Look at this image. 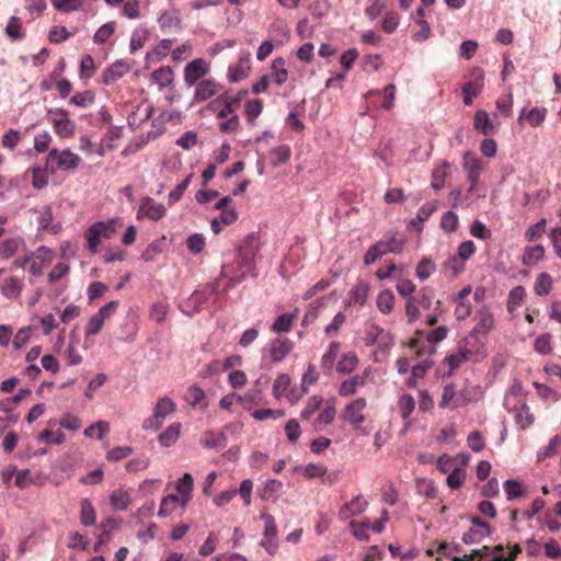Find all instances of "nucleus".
Segmentation results:
<instances>
[{"label": "nucleus", "mask_w": 561, "mask_h": 561, "mask_svg": "<svg viewBox=\"0 0 561 561\" xmlns=\"http://www.w3.org/2000/svg\"><path fill=\"white\" fill-rule=\"evenodd\" d=\"M322 401L323 399L320 396H313L309 398L306 403V407L301 411V419L306 421L310 420L314 412H317L320 409Z\"/></svg>", "instance_id": "13d9d810"}, {"label": "nucleus", "mask_w": 561, "mask_h": 561, "mask_svg": "<svg viewBox=\"0 0 561 561\" xmlns=\"http://www.w3.org/2000/svg\"><path fill=\"white\" fill-rule=\"evenodd\" d=\"M468 345L469 339L467 337L459 342L457 352L449 354L445 358V362L449 366V371L447 373L448 376H450L455 369L459 368L462 364L472 357L473 352L468 347Z\"/></svg>", "instance_id": "f8f14e48"}, {"label": "nucleus", "mask_w": 561, "mask_h": 561, "mask_svg": "<svg viewBox=\"0 0 561 561\" xmlns=\"http://www.w3.org/2000/svg\"><path fill=\"white\" fill-rule=\"evenodd\" d=\"M462 168L467 172L470 186L469 193H472L480 181V175L483 170L482 161L473 153L466 152L462 157Z\"/></svg>", "instance_id": "6e6552de"}, {"label": "nucleus", "mask_w": 561, "mask_h": 561, "mask_svg": "<svg viewBox=\"0 0 561 561\" xmlns=\"http://www.w3.org/2000/svg\"><path fill=\"white\" fill-rule=\"evenodd\" d=\"M548 237L552 243L556 255L561 259V227L551 228Z\"/></svg>", "instance_id": "774afa93"}, {"label": "nucleus", "mask_w": 561, "mask_h": 561, "mask_svg": "<svg viewBox=\"0 0 561 561\" xmlns=\"http://www.w3.org/2000/svg\"><path fill=\"white\" fill-rule=\"evenodd\" d=\"M23 288V278L18 276H10L3 282L1 286V294L8 299H18Z\"/></svg>", "instance_id": "a211bd4d"}, {"label": "nucleus", "mask_w": 561, "mask_h": 561, "mask_svg": "<svg viewBox=\"0 0 561 561\" xmlns=\"http://www.w3.org/2000/svg\"><path fill=\"white\" fill-rule=\"evenodd\" d=\"M80 522L83 526H92L96 520V512L88 499H83L80 502Z\"/></svg>", "instance_id": "e433bc0d"}, {"label": "nucleus", "mask_w": 561, "mask_h": 561, "mask_svg": "<svg viewBox=\"0 0 561 561\" xmlns=\"http://www.w3.org/2000/svg\"><path fill=\"white\" fill-rule=\"evenodd\" d=\"M432 362L425 359L412 367L411 376L407 379V386L411 389L417 387V380L422 379L431 368Z\"/></svg>", "instance_id": "2f4dec72"}, {"label": "nucleus", "mask_w": 561, "mask_h": 561, "mask_svg": "<svg viewBox=\"0 0 561 561\" xmlns=\"http://www.w3.org/2000/svg\"><path fill=\"white\" fill-rule=\"evenodd\" d=\"M415 405L416 402L412 394L402 393L401 396H399L397 401V408L402 420L407 422L405 425L410 424V416L415 410Z\"/></svg>", "instance_id": "4be33fe9"}, {"label": "nucleus", "mask_w": 561, "mask_h": 561, "mask_svg": "<svg viewBox=\"0 0 561 561\" xmlns=\"http://www.w3.org/2000/svg\"><path fill=\"white\" fill-rule=\"evenodd\" d=\"M167 214V209L162 204L157 203L153 198L146 196L140 201L137 217H146L150 220L158 221Z\"/></svg>", "instance_id": "9b49d317"}, {"label": "nucleus", "mask_w": 561, "mask_h": 561, "mask_svg": "<svg viewBox=\"0 0 561 561\" xmlns=\"http://www.w3.org/2000/svg\"><path fill=\"white\" fill-rule=\"evenodd\" d=\"M504 490L507 495V500L512 501L524 495L522 484L516 480H506L504 482Z\"/></svg>", "instance_id": "e2e57ef3"}, {"label": "nucleus", "mask_w": 561, "mask_h": 561, "mask_svg": "<svg viewBox=\"0 0 561 561\" xmlns=\"http://www.w3.org/2000/svg\"><path fill=\"white\" fill-rule=\"evenodd\" d=\"M552 335L550 333L540 334L534 343V348L541 355L550 354L552 351L551 345Z\"/></svg>", "instance_id": "6e6d98bb"}, {"label": "nucleus", "mask_w": 561, "mask_h": 561, "mask_svg": "<svg viewBox=\"0 0 561 561\" xmlns=\"http://www.w3.org/2000/svg\"><path fill=\"white\" fill-rule=\"evenodd\" d=\"M474 129L484 136L495 133V127L489 118V114L484 110H478L473 117Z\"/></svg>", "instance_id": "b1692460"}, {"label": "nucleus", "mask_w": 561, "mask_h": 561, "mask_svg": "<svg viewBox=\"0 0 561 561\" xmlns=\"http://www.w3.org/2000/svg\"><path fill=\"white\" fill-rule=\"evenodd\" d=\"M350 527L352 528V534L356 539L362 540V541H368V539H369L368 530L370 527L369 520L362 522V523L352 520L350 523Z\"/></svg>", "instance_id": "5fc2aeb1"}, {"label": "nucleus", "mask_w": 561, "mask_h": 561, "mask_svg": "<svg viewBox=\"0 0 561 561\" xmlns=\"http://www.w3.org/2000/svg\"><path fill=\"white\" fill-rule=\"evenodd\" d=\"M180 433L181 424L173 423L159 435L158 440L162 446L170 447L178 440Z\"/></svg>", "instance_id": "c9c22d12"}, {"label": "nucleus", "mask_w": 561, "mask_h": 561, "mask_svg": "<svg viewBox=\"0 0 561 561\" xmlns=\"http://www.w3.org/2000/svg\"><path fill=\"white\" fill-rule=\"evenodd\" d=\"M341 344L339 342H331L327 352L323 354L321 358V367L327 370H331L333 367V364L337 357V354L340 352Z\"/></svg>", "instance_id": "c03bdc74"}, {"label": "nucleus", "mask_w": 561, "mask_h": 561, "mask_svg": "<svg viewBox=\"0 0 561 561\" xmlns=\"http://www.w3.org/2000/svg\"><path fill=\"white\" fill-rule=\"evenodd\" d=\"M560 447H561V436L556 435L550 439V442L547 446H545L538 450V453H537L538 461H543L547 458L556 456L558 454Z\"/></svg>", "instance_id": "ea45409f"}, {"label": "nucleus", "mask_w": 561, "mask_h": 561, "mask_svg": "<svg viewBox=\"0 0 561 561\" xmlns=\"http://www.w3.org/2000/svg\"><path fill=\"white\" fill-rule=\"evenodd\" d=\"M378 243L382 244L385 254L400 253L403 249V240H400L394 236L386 237L383 240L378 241Z\"/></svg>", "instance_id": "bf43d9fd"}, {"label": "nucleus", "mask_w": 561, "mask_h": 561, "mask_svg": "<svg viewBox=\"0 0 561 561\" xmlns=\"http://www.w3.org/2000/svg\"><path fill=\"white\" fill-rule=\"evenodd\" d=\"M471 523L474 526L473 528H470L469 531L465 533L462 536V541L467 545L476 543L480 541L481 539L488 537L491 535V527L490 525L482 520L478 516L471 517Z\"/></svg>", "instance_id": "ddd939ff"}, {"label": "nucleus", "mask_w": 561, "mask_h": 561, "mask_svg": "<svg viewBox=\"0 0 561 561\" xmlns=\"http://www.w3.org/2000/svg\"><path fill=\"white\" fill-rule=\"evenodd\" d=\"M179 503H181V499L178 495L170 494L168 496H164L161 501L158 516H169L176 508Z\"/></svg>", "instance_id": "8fccbe9b"}, {"label": "nucleus", "mask_w": 561, "mask_h": 561, "mask_svg": "<svg viewBox=\"0 0 561 561\" xmlns=\"http://www.w3.org/2000/svg\"><path fill=\"white\" fill-rule=\"evenodd\" d=\"M525 296V288L520 285L515 286L508 294L507 310L513 312L516 308H518L524 301Z\"/></svg>", "instance_id": "49530a36"}, {"label": "nucleus", "mask_w": 561, "mask_h": 561, "mask_svg": "<svg viewBox=\"0 0 561 561\" xmlns=\"http://www.w3.org/2000/svg\"><path fill=\"white\" fill-rule=\"evenodd\" d=\"M458 216L456 213L448 210L446 211L440 219V227L446 232H454L458 228Z\"/></svg>", "instance_id": "680f3d73"}, {"label": "nucleus", "mask_w": 561, "mask_h": 561, "mask_svg": "<svg viewBox=\"0 0 561 561\" xmlns=\"http://www.w3.org/2000/svg\"><path fill=\"white\" fill-rule=\"evenodd\" d=\"M449 168H450L449 162L442 161L439 164H437L433 169L431 186L435 191H440L444 187L445 181L449 175V172H448Z\"/></svg>", "instance_id": "393cba45"}, {"label": "nucleus", "mask_w": 561, "mask_h": 561, "mask_svg": "<svg viewBox=\"0 0 561 561\" xmlns=\"http://www.w3.org/2000/svg\"><path fill=\"white\" fill-rule=\"evenodd\" d=\"M336 414V410L333 405L327 407L323 411H321L318 416L314 419L313 427L318 430H322L323 426L329 425L333 422Z\"/></svg>", "instance_id": "de8ad7c7"}, {"label": "nucleus", "mask_w": 561, "mask_h": 561, "mask_svg": "<svg viewBox=\"0 0 561 561\" xmlns=\"http://www.w3.org/2000/svg\"><path fill=\"white\" fill-rule=\"evenodd\" d=\"M466 479V471L462 468H455L447 477V485L453 489H459Z\"/></svg>", "instance_id": "69168bd1"}, {"label": "nucleus", "mask_w": 561, "mask_h": 561, "mask_svg": "<svg viewBox=\"0 0 561 561\" xmlns=\"http://www.w3.org/2000/svg\"><path fill=\"white\" fill-rule=\"evenodd\" d=\"M80 161V157L69 149H51L46 159V169L51 172L75 170L79 167Z\"/></svg>", "instance_id": "7ed1b4c3"}, {"label": "nucleus", "mask_w": 561, "mask_h": 561, "mask_svg": "<svg viewBox=\"0 0 561 561\" xmlns=\"http://www.w3.org/2000/svg\"><path fill=\"white\" fill-rule=\"evenodd\" d=\"M130 71V65L123 60H117L108 66L102 73L101 81L105 85H111L122 79Z\"/></svg>", "instance_id": "4468645a"}, {"label": "nucleus", "mask_w": 561, "mask_h": 561, "mask_svg": "<svg viewBox=\"0 0 561 561\" xmlns=\"http://www.w3.org/2000/svg\"><path fill=\"white\" fill-rule=\"evenodd\" d=\"M110 431L108 423L105 421H98L96 423L88 426L84 430V435L88 437L96 436L98 439H102L105 434Z\"/></svg>", "instance_id": "4d7b16f0"}, {"label": "nucleus", "mask_w": 561, "mask_h": 561, "mask_svg": "<svg viewBox=\"0 0 561 561\" xmlns=\"http://www.w3.org/2000/svg\"><path fill=\"white\" fill-rule=\"evenodd\" d=\"M111 505L117 511H124L130 503V495L122 489L114 490L110 497Z\"/></svg>", "instance_id": "a19ab883"}, {"label": "nucleus", "mask_w": 561, "mask_h": 561, "mask_svg": "<svg viewBox=\"0 0 561 561\" xmlns=\"http://www.w3.org/2000/svg\"><path fill=\"white\" fill-rule=\"evenodd\" d=\"M545 256V248L540 244L527 247L524 250L522 262L526 266H533Z\"/></svg>", "instance_id": "f704fd0d"}, {"label": "nucleus", "mask_w": 561, "mask_h": 561, "mask_svg": "<svg viewBox=\"0 0 561 561\" xmlns=\"http://www.w3.org/2000/svg\"><path fill=\"white\" fill-rule=\"evenodd\" d=\"M293 350V342L288 339H276L271 343V357L274 363L282 362Z\"/></svg>", "instance_id": "aec40b11"}, {"label": "nucleus", "mask_w": 561, "mask_h": 561, "mask_svg": "<svg viewBox=\"0 0 561 561\" xmlns=\"http://www.w3.org/2000/svg\"><path fill=\"white\" fill-rule=\"evenodd\" d=\"M240 98L220 94L218 98L208 103L207 108L217 113V118L224 119L228 116L237 115L236 110L239 106Z\"/></svg>", "instance_id": "423d86ee"}, {"label": "nucleus", "mask_w": 561, "mask_h": 561, "mask_svg": "<svg viewBox=\"0 0 561 561\" xmlns=\"http://www.w3.org/2000/svg\"><path fill=\"white\" fill-rule=\"evenodd\" d=\"M24 243L21 237H13L5 239L0 244V259L8 260L12 257L20 249V247Z\"/></svg>", "instance_id": "c756f323"}, {"label": "nucleus", "mask_w": 561, "mask_h": 561, "mask_svg": "<svg viewBox=\"0 0 561 561\" xmlns=\"http://www.w3.org/2000/svg\"><path fill=\"white\" fill-rule=\"evenodd\" d=\"M435 270V264L430 259L424 257L419 262L415 273L421 280H424L428 278Z\"/></svg>", "instance_id": "052dcab7"}, {"label": "nucleus", "mask_w": 561, "mask_h": 561, "mask_svg": "<svg viewBox=\"0 0 561 561\" xmlns=\"http://www.w3.org/2000/svg\"><path fill=\"white\" fill-rule=\"evenodd\" d=\"M358 365V358L355 353L344 354L342 359L337 362L336 370L342 374L352 373Z\"/></svg>", "instance_id": "a18cd8bd"}, {"label": "nucleus", "mask_w": 561, "mask_h": 561, "mask_svg": "<svg viewBox=\"0 0 561 561\" xmlns=\"http://www.w3.org/2000/svg\"><path fill=\"white\" fill-rule=\"evenodd\" d=\"M368 503L360 495L354 497L351 502L344 504L340 512L339 517L342 520H346L352 516L360 514L367 507Z\"/></svg>", "instance_id": "f3484780"}, {"label": "nucleus", "mask_w": 561, "mask_h": 561, "mask_svg": "<svg viewBox=\"0 0 561 561\" xmlns=\"http://www.w3.org/2000/svg\"><path fill=\"white\" fill-rule=\"evenodd\" d=\"M251 69L250 55L240 57L236 65L229 67L230 81L238 82L248 77Z\"/></svg>", "instance_id": "6ab92c4d"}, {"label": "nucleus", "mask_w": 561, "mask_h": 561, "mask_svg": "<svg viewBox=\"0 0 561 561\" xmlns=\"http://www.w3.org/2000/svg\"><path fill=\"white\" fill-rule=\"evenodd\" d=\"M49 119L59 137L68 138L75 133V124L69 119L65 110H51L48 112Z\"/></svg>", "instance_id": "0eeeda50"}, {"label": "nucleus", "mask_w": 561, "mask_h": 561, "mask_svg": "<svg viewBox=\"0 0 561 561\" xmlns=\"http://www.w3.org/2000/svg\"><path fill=\"white\" fill-rule=\"evenodd\" d=\"M365 383L366 375H354L341 383L339 394L341 397H350L357 391L359 386H364Z\"/></svg>", "instance_id": "a878e982"}, {"label": "nucleus", "mask_w": 561, "mask_h": 561, "mask_svg": "<svg viewBox=\"0 0 561 561\" xmlns=\"http://www.w3.org/2000/svg\"><path fill=\"white\" fill-rule=\"evenodd\" d=\"M193 477L191 473H184L183 478L176 484V491L180 493L181 505L185 507L191 500L193 490Z\"/></svg>", "instance_id": "cd10ccee"}, {"label": "nucleus", "mask_w": 561, "mask_h": 561, "mask_svg": "<svg viewBox=\"0 0 561 561\" xmlns=\"http://www.w3.org/2000/svg\"><path fill=\"white\" fill-rule=\"evenodd\" d=\"M484 85V72L481 68L474 67L470 70L468 81L463 84L462 91L479 95Z\"/></svg>", "instance_id": "dca6fc26"}, {"label": "nucleus", "mask_w": 561, "mask_h": 561, "mask_svg": "<svg viewBox=\"0 0 561 561\" xmlns=\"http://www.w3.org/2000/svg\"><path fill=\"white\" fill-rule=\"evenodd\" d=\"M266 76L271 77V82H274L277 85L285 83L288 78V72L285 68V60L283 58L275 59L272 64L271 72Z\"/></svg>", "instance_id": "bb28decb"}, {"label": "nucleus", "mask_w": 561, "mask_h": 561, "mask_svg": "<svg viewBox=\"0 0 561 561\" xmlns=\"http://www.w3.org/2000/svg\"><path fill=\"white\" fill-rule=\"evenodd\" d=\"M534 415L527 404H523L515 414V422L520 428L529 427L534 423Z\"/></svg>", "instance_id": "603ef678"}, {"label": "nucleus", "mask_w": 561, "mask_h": 561, "mask_svg": "<svg viewBox=\"0 0 561 561\" xmlns=\"http://www.w3.org/2000/svg\"><path fill=\"white\" fill-rule=\"evenodd\" d=\"M220 291L219 280L206 284L202 289L193 293L192 300L194 302H206L211 296Z\"/></svg>", "instance_id": "7c9ffc66"}, {"label": "nucleus", "mask_w": 561, "mask_h": 561, "mask_svg": "<svg viewBox=\"0 0 561 561\" xmlns=\"http://www.w3.org/2000/svg\"><path fill=\"white\" fill-rule=\"evenodd\" d=\"M257 252L256 245L252 240H245L240 247L232 263H225L221 266L220 277L227 279L226 286L221 289L222 293L233 288L239 283L245 279L247 276L256 277L255 255Z\"/></svg>", "instance_id": "f257e3e1"}, {"label": "nucleus", "mask_w": 561, "mask_h": 561, "mask_svg": "<svg viewBox=\"0 0 561 561\" xmlns=\"http://www.w3.org/2000/svg\"><path fill=\"white\" fill-rule=\"evenodd\" d=\"M193 87H195V91L192 103L205 102L221 90V85L215 79H203Z\"/></svg>", "instance_id": "9d476101"}, {"label": "nucleus", "mask_w": 561, "mask_h": 561, "mask_svg": "<svg viewBox=\"0 0 561 561\" xmlns=\"http://www.w3.org/2000/svg\"><path fill=\"white\" fill-rule=\"evenodd\" d=\"M476 324L469 337L476 339L479 335H486L494 328V317L488 307L479 309L474 316Z\"/></svg>", "instance_id": "1a4fd4ad"}, {"label": "nucleus", "mask_w": 561, "mask_h": 561, "mask_svg": "<svg viewBox=\"0 0 561 561\" xmlns=\"http://www.w3.org/2000/svg\"><path fill=\"white\" fill-rule=\"evenodd\" d=\"M121 227H123V222L119 219L94 222L85 232L88 249L92 253H95L101 243V239L113 238Z\"/></svg>", "instance_id": "f03ea898"}, {"label": "nucleus", "mask_w": 561, "mask_h": 561, "mask_svg": "<svg viewBox=\"0 0 561 561\" xmlns=\"http://www.w3.org/2000/svg\"><path fill=\"white\" fill-rule=\"evenodd\" d=\"M168 310L169 306L167 302L158 301L151 306L149 316L152 320L161 323L164 321Z\"/></svg>", "instance_id": "338daca9"}, {"label": "nucleus", "mask_w": 561, "mask_h": 561, "mask_svg": "<svg viewBox=\"0 0 561 561\" xmlns=\"http://www.w3.org/2000/svg\"><path fill=\"white\" fill-rule=\"evenodd\" d=\"M175 408L176 404L171 398L163 397L159 399L158 402L156 403L153 408V413L157 416H159L162 421H164V419L168 415L172 414L175 411Z\"/></svg>", "instance_id": "58836bf2"}, {"label": "nucleus", "mask_w": 561, "mask_h": 561, "mask_svg": "<svg viewBox=\"0 0 561 561\" xmlns=\"http://www.w3.org/2000/svg\"><path fill=\"white\" fill-rule=\"evenodd\" d=\"M55 10L64 13L73 12L82 7V0H50Z\"/></svg>", "instance_id": "864d4df0"}, {"label": "nucleus", "mask_w": 561, "mask_h": 561, "mask_svg": "<svg viewBox=\"0 0 561 561\" xmlns=\"http://www.w3.org/2000/svg\"><path fill=\"white\" fill-rule=\"evenodd\" d=\"M396 289L401 297L405 298V300L409 299V297H415V295H413L416 290L415 284L412 280L402 277V275L397 278Z\"/></svg>", "instance_id": "3c124183"}, {"label": "nucleus", "mask_w": 561, "mask_h": 561, "mask_svg": "<svg viewBox=\"0 0 561 561\" xmlns=\"http://www.w3.org/2000/svg\"><path fill=\"white\" fill-rule=\"evenodd\" d=\"M173 72L169 67H161L152 72V79L161 87H165L172 82Z\"/></svg>", "instance_id": "0e129e2a"}, {"label": "nucleus", "mask_w": 561, "mask_h": 561, "mask_svg": "<svg viewBox=\"0 0 561 561\" xmlns=\"http://www.w3.org/2000/svg\"><path fill=\"white\" fill-rule=\"evenodd\" d=\"M210 72V64L204 58L190 61L183 71V79L187 87H193Z\"/></svg>", "instance_id": "20e7f679"}, {"label": "nucleus", "mask_w": 561, "mask_h": 561, "mask_svg": "<svg viewBox=\"0 0 561 561\" xmlns=\"http://www.w3.org/2000/svg\"><path fill=\"white\" fill-rule=\"evenodd\" d=\"M37 225L39 231L57 234L61 230L59 222H54L53 210L50 206H44L38 210Z\"/></svg>", "instance_id": "2eb2a0df"}, {"label": "nucleus", "mask_w": 561, "mask_h": 561, "mask_svg": "<svg viewBox=\"0 0 561 561\" xmlns=\"http://www.w3.org/2000/svg\"><path fill=\"white\" fill-rule=\"evenodd\" d=\"M159 25L164 33H178L181 31V20L175 12H163L159 16Z\"/></svg>", "instance_id": "5701e85b"}, {"label": "nucleus", "mask_w": 561, "mask_h": 561, "mask_svg": "<svg viewBox=\"0 0 561 561\" xmlns=\"http://www.w3.org/2000/svg\"><path fill=\"white\" fill-rule=\"evenodd\" d=\"M547 116L546 107H534L528 113L525 110L522 112L518 121L526 119L531 127L540 126Z\"/></svg>", "instance_id": "72a5a7b5"}, {"label": "nucleus", "mask_w": 561, "mask_h": 561, "mask_svg": "<svg viewBox=\"0 0 561 561\" xmlns=\"http://www.w3.org/2000/svg\"><path fill=\"white\" fill-rule=\"evenodd\" d=\"M415 297L419 306L422 307L424 310H428L433 306L435 294L431 287L424 286L417 291Z\"/></svg>", "instance_id": "09e8293b"}, {"label": "nucleus", "mask_w": 561, "mask_h": 561, "mask_svg": "<svg viewBox=\"0 0 561 561\" xmlns=\"http://www.w3.org/2000/svg\"><path fill=\"white\" fill-rule=\"evenodd\" d=\"M394 295L390 289L381 290L376 300L378 310L383 314H389L394 308Z\"/></svg>", "instance_id": "c85d7f7f"}, {"label": "nucleus", "mask_w": 561, "mask_h": 561, "mask_svg": "<svg viewBox=\"0 0 561 561\" xmlns=\"http://www.w3.org/2000/svg\"><path fill=\"white\" fill-rule=\"evenodd\" d=\"M553 280L550 274L540 273L534 284V291L537 296H547L552 289Z\"/></svg>", "instance_id": "4c0bfd02"}, {"label": "nucleus", "mask_w": 561, "mask_h": 561, "mask_svg": "<svg viewBox=\"0 0 561 561\" xmlns=\"http://www.w3.org/2000/svg\"><path fill=\"white\" fill-rule=\"evenodd\" d=\"M370 286L365 280H358L350 291V305L364 306L367 301Z\"/></svg>", "instance_id": "412c9836"}, {"label": "nucleus", "mask_w": 561, "mask_h": 561, "mask_svg": "<svg viewBox=\"0 0 561 561\" xmlns=\"http://www.w3.org/2000/svg\"><path fill=\"white\" fill-rule=\"evenodd\" d=\"M263 111V102L259 99L250 100L245 103L244 113L247 122L250 125H254L255 119L261 115Z\"/></svg>", "instance_id": "37998d69"}, {"label": "nucleus", "mask_w": 561, "mask_h": 561, "mask_svg": "<svg viewBox=\"0 0 561 561\" xmlns=\"http://www.w3.org/2000/svg\"><path fill=\"white\" fill-rule=\"evenodd\" d=\"M295 319V313H283L275 320L271 330L275 333L289 332Z\"/></svg>", "instance_id": "79ce46f5"}, {"label": "nucleus", "mask_w": 561, "mask_h": 561, "mask_svg": "<svg viewBox=\"0 0 561 561\" xmlns=\"http://www.w3.org/2000/svg\"><path fill=\"white\" fill-rule=\"evenodd\" d=\"M226 439V435L221 432L207 431L202 434L201 444L206 448L224 447Z\"/></svg>", "instance_id": "473e14b6"}, {"label": "nucleus", "mask_w": 561, "mask_h": 561, "mask_svg": "<svg viewBox=\"0 0 561 561\" xmlns=\"http://www.w3.org/2000/svg\"><path fill=\"white\" fill-rule=\"evenodd\" d=\"M366 407V399L357 398L345 405L341 413V419L357 430L365 422L364 411Z\"/></svg>", "instance_id": "39448f33"}]
</instances>
